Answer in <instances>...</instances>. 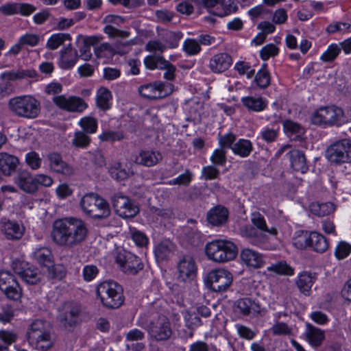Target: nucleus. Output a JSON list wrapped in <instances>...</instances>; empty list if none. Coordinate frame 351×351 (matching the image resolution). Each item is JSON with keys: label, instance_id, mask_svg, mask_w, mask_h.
<instances>
[{"label": "nucleus", "instance_id": "obj_44", "mask_svg": "<svg viewBox=\"0 0 351 351\" xmlns=\"http://www.w3.org/2000/svg\"><path fill=\"white\" fill-rule=\"evenodd\" d=\"M145 66L151 70L163 69L168 65V61L160 56H148L144 60Z\"/></svg>", "mask_w": 351, "mask_h": 351}, {"label": "nucleus", "instance_id": "obj_15", "mask_svg": "<svg viewBox=\"0 0 351 351\" xmlns=\"http://www.w3.org/2000/svg\"><path fill=\"white\" fill-rule=\"evenodd\" d=\"M12 267L14 272L27 284L36 285L41 280V275L38 269L26 262L16 260L12 262Z\"/></svg>", "mask_w": 351, "mask_h": 351}, {"label": "nucleus", "instance_id": "obj_53", "mask_svg": "<svg viewBox=\"0 0 351 351\" xmlns=\"http://www.w3.org/2000/svg\"><path fill=\"white\" fill-rule=\"evenodd\" d=\"M104 32L108 35L110 38H127L130 36V32L114 27L113 25H106L104 28Z\"/></svg>", "mask_w": 351, "mask_h": 351}, {"label": "nucleus", "instance_id": "obj_41", "mask_svg": "<svg viewBox=\"0 0 351 351\" xmlns=\"http://www.w3.org/2000/svg\"><path fill=\"white\" fill-rule=\"evenodd\" d=\"M127 236L138 247H145L149 243V239L146 234L134 227H129Z\"/></svg>", "mask_w": 351, "mask_h": 351}, {"label": "nucleus", "instance_id": "obj_39", "mask_svg": "<svg viewBox=\"0 0 351 351\" xmlns=\"http://www.w3.org/2000/svg\"><path fill=\"white\" fill-rule=\"evenodd\" d=\"M173 244L169 241H164L156 245L154 253L158 261H163L172 253Z\"/></svg>", "mask_w": 351, "mask_h": 351}, {"label": "nucleus", "instance_id": "obj_11", "mask_svg": "<svg viewBox=\"0 0 351 351\" xmlns=\"http://www.w3.org/2000/svg\"><path fill=\"white\" fill-rule=\"evenodd\" d=\"M115 213L122 218L134 217L138 213V206L134 201L122 193H117L112 197Z\"/></svg>", "mask_w": 351, "mask_h": 351}, {"label": "nucleus", "instance_id": "obj_59", "mask_svg": "<svg viewBox=\"0 0 351 351\" xmlns=\"http://www.w3.org/2000/svg\"><path fill=\"white\" fill-rule=\"evenodd\" d=\"M193 173L189 169L185 170L184 173L178 177L169 181V185H184L187 186L191 182Z\"/></svg>", "mask_w": 351, "mask_h": 351}, {"label": "nucleus", "instance_id": "obj_35", "mask_svg": "<svg viewBox=\"0 0 351 351\" xmlns=\"http://www.w3.org/2000/svg\"><path fill=\"white\" fill-rule=\"evenodd\" d=\"M253 149L250 141L241 138L237 141L232 147V152L242 158L247 157Z\"/></svg>", "mask_w": 351, "mask_h": 351}, {"label": "nucleus", "instance_id": "obj_46", "mask_svg": "<svg viewBox=\"0 0 351 351\" xmlns=\"http://www.w3.org/2000/svg\"><path fill=\"white\" fill-rule=\"evenodd\" d=\"M268 271L274 272L279 275L291 276L293 274V269L285 261H280L267 267Z\"/></svg>", "mask_w": 351, "mask_h": 351}, {"label": "nucleus", "instance_id": "obj_45", "mask_svg": "<svg viewBox=\"0 0 351 351\" xmlns=\"http://www.w3.org/2000/svg\"><path fill=\"white\" fill-rule=\"evenodd\" d=\"M222 10L220 12H213L215 16L223 17L238 10V6L233 0H219Z\"/></svg>", "mask_w": 351, "mask_h": 351}, {"label": "nucleus", "instance_id": "obj_28", "mask_svg": "<svg viewBox=\"0 0 351 351\" xmlns=\"http://www.w3.org/2000/svg\"><path fill=\"white\" fill-rule=\"evenodd\" d=\"M241 260L249 267L254 268L262 267L264 265L263 256L251 249H244L241 253Z\"/></svg>", "mask_w": 351, "mask_h": 351}, {"label": "nucleus", "instance_id": "obj_32", "mask_svg": "<svg viewBox=\"0 0 351 351\" xmlns=\"http://www.w3.org/2000/svg\"><path fill=\"white\" fill-rule=\"evenodd\" d=\"M315 280V276L314 274L308 272H302L298 277L296 285L301 293L305 295H308Z\"/></svg>", "mask_w": 351, "mask_h": 351}, {"label": "nucleus", "instance_id": "obj_33", "mask_svg": "<svg viewBox=\"0 0 351 351\" xmlns=\"http://www.w3.org/2000/svg\"><path fill=\"white\" fill-rule=\"evenodd\" d=\"M243 105L249 110L261 112L267 106V101L261 97H245L241 99Z\"/></svg>", "mask_w": 351, "mask_h": 351}, {"label": "nucleus", "instance_id": "obj_18", "mask_svg": "<svg viewBox=\"0 0 351 351\" xmlns=\"http://www.w3.org/2000/svg\"><path fill=\"white\" fill-rule=\"evenodd\" d=\"M0 230L7 239L18 240L24 234L25 228L16 221L3 217L0 220Z\"/></svg>", "mask_w": 351, "mask_h": 351}, {"label": "nucleus", "instance_id": "obj_24", "mask_svg": "<svg viewBox=\"0 0 351 351\" xmlns=\"http://www.w3.org/2000/svg\"><path fill=\"white\" fill-rule=\"evenodd\" d=\"M162 160V156L158 151L142 150L136 155L133 160L137 165L151 167L158 165Z\"/></svg>", "mask_w": 351, "mask_h": 351}, {"label": "nucleus", "instance_id": "obj_30", "mask_svg": "<svg viewBox=\"0 0 351 351\" xmlns=\"http://www.w3.org/2000/svg\"><path fill=\"white\" fill-rule=\"evenodd\" d=\"M291 166L295 171L304 173L308 170L306 158L303 152L298 149H292L289 152Z\"/></svg>", "mask_w": 351, "mask_h": 351}, {"label": "nucleus", "instance_id": "obj_63", "mask_svg": "<svg viewBox=\"0 0 351 351\" xmlns=\"http://www.w3.org/2000/svg\"><path fill=\"white\" fill-rule=\"evenodd\" d=\"M351 252V245L349 243L341 241L339 242L335 249V256L339 260L344 259Z\"/></svg>", "mask_w": 351, "mask_h": 351}, {"label": "nucleus", "instance_id": "obj_34", "mask_svg": "<svg viewBox=\"0 0 351 351\" xmlns=\"http://www.w3.org/2000/svg\"><path fill=\"white\" fill-rule=\"evenodd\" d=\"M112 178L117 180H123L134 174L132 166L127 165L123 167L121 163L117 162L109 169Z\"/></svg>", "mask_w": 351, "mask_h": 351}, {"label": "nucleus", "instance_id": "obj_31", "mask_svg": "<svg viewBox=\"0 0 351 351\" xmlns=\"http://www.w3.org/2000/svg\"><path fill=\"white\" fill-rule=\"evenodd\" d=\"M305 336L308 343L314 347L319 346L324 339V330L307 323Z\"/></svg>", "mask_w": 351, "mask_h": 351}, {"label": "nucleus", "instance_id": "obj_12", "mask_svg": "<svg viewBox=\"0 0 351 351\" xmlns=\"http://www.w3.org/2000/svg\"><path fill=\"white\" fill-rule=\"evenodd\" d=\"M173 90V86L171 83L156 82L153 84H145L138 88L140 95L149 99L163 98L170 95Z\"/></svg>", "mask_w": 351, "mask_h": 351}, {"label": "nucleus", "instance_id": "obj_55", "mask_svg": "<svg viewBox=\"0 0 351 351\" xmlns=\"http://www.w3.org/2000/svg\"><path fill=\"white\" fill-rule=\"evenodd\" d=\"M95 53L97 58H108L115 54L113 46L108 43H101L95 47Z\"/></svg>", "mask_w": 351, "mask_h": 351}, {"label": "nucleus", "instance_id": "obj_5", "mask_svg": "<svg viewBox=\"0 0 351 351\" xmlns=\"http://www.w3.org/2000/svg\"><path fill=\"white\" fill-rule=\"evenodd\" d=\"M96 293L101 304L108 308H118L124 302L122 287L114 281H105L99 284Z\"/></svg>", "mask_w": 351, "mask_h": 351}, {"label": "nucleus", "instance_id": "obj_43", "mask_svg": "<svg viewBox=\"0 0 351 351\" xmlns=\"http://www.w3.org/2000/svg\"><path fill=\"white\" fill-rule=\"evenodd\" d=\"M243 234L249 239L250 243L255 245H258L265 243L267 240V237L264 234L258 232L252 226L245 227V230L243 231Z\"/></svg>", "mask_w": 351, "mask_h": 351}, {"label": "nucleus", "instance_id": "obj_42", "mask_svg": "<svg viewBox=\"0 0 351 351\" xmlns=\"http://www.w3.org/2000/svg\"><path fill=\"white\" fill-rule=\"evenodd\" d=\"M252 223L259 230L267 232L271 235L276 236L277 230L276 228H268L264 217L259 213H254L252 215Z\"/></svg>", "mask_w": 351, "mask_h": 351}, {"label": "nucleus", "instance_id": "obj_20", "mask_svg": "<svg viewBox=\"0 0 351 351\" xmlns=\"http://www.w3.org/2000/svg\"><path fill=\"white\" fill-rule=\"evenodd\" d=\"M235 311L243 316L256 317L261 315L263 308L258 302L249 298L239 299L234 304Z\"/></svg>", "mask_w": 351, "mask_h": 351}, {"label": "nucleus", "instance_id": "obj_9", "mask_svg": "<svg viewBox=\"0 0 351 351\" xmlns=\"http://www.w3.org/2000/svg\"><path fill=\"white\" fill-rule=\"evenodd\" d=\"M232 274L225 269H215L210 271L204 278L207 288L214 292L227 291L232 284Z\"/></svg>", "mask_w": 351, "mask_h": 351}, {"label": "nucleus", "instance_id": "obj_51", "mask_svg": "<svg viewBox=\"0 0 351 351\" xmlns=\"http://www.w3.org/2000/svg\"><path fill=\"white\" fill-rule=\"evenodd\" d=\"M283 129L287 134H296L299 136L304 133V128L301 125L289 119L283 122Z\"/></svg>", "mask_w": 351, "mask_h": 351}, {"label": "nucleus", "instance_id": "obj_47", "mask_svg": "<svg viewBox=\"0 0 351 351\" xmlns=\"http://www.w3.org/2000/svg\"><path fill=\"white\" fill-rule=\"evenodd\" d=\"M25 162L30 169L36 171L41 167L43 160L38 153L31 151L25 154Z\"/></svg>", "mask_w": 351, "mask_h": 351}, {"label": "nucleus", "instance_id": "obj_38", "mask_svg": "<svg viewBox=\"0 0 351 351\" xmlns=\"http://www.w3.org/2000/svg\"><path fill=\"white\" fill-rule=\"evenodd\" d=\"M33 257L39 265L44 267L52 264V253L47 247L36 249L33 253Z\"/></svg>", "mask_w": 351, "mask_h": 351}, {"label": "nucleus", "instance_id": "obj_25", "mask_svg": "<svg viewBox=\"0 0 351 351\" xmlns=\"http://www.w3.org/2000/svg\"><path fill=\"white\" fill-rule=\"evenodd\" d=\"M228 215V210L225 206L217 205L207 213L206 219L211 225L219 226L227 222Z\"/></svg>", "mask_w": 351, "mask_h": 351}, {"label": "nucleus", "instance_id": "obj_50", "mask_svg": "<svg viewBox=\"0 0 351 351\" xmlns=\"http://www.w3.org/2000/svg\"><path fill=\"white\" fill-rule=\"evenodd\" d=\"M255 82L256 84L262 88H267L270 84V75L267 70L265 64H263L262 68L256 73Z\"/></svg>", "mask_w": 351, "mask_h": 351}, {"label": "nucleus", "instance_id": "obj_48", "mask_svg": "<svg viewBox=\"0 0 351 351\" xmlns=\"http://www.w3.org/2000/svg\"><path fill=\"white\" fill-rule=\"evenodd\" d=\"M79 125L82 128V132L87 134L95 133L97 129V121L95 118L92 117L82 118L79 121Z\"/></svg>", "mask_w": 351, "mask_h": 351}, {"label": "nucleus", "instance_id": "obj_23", "mask_svg": "<svg viewBox=\"0 0 351 351\" xmlns=\"http://www.w3.org/2000/svg\"><path fill=\"white\" fill-rule=\"evenodd\" d=\"M178 278L182 281L193 279L197 273L194 259L190 256H184L178 264Z\"/></svg>", "mask_w": 351, "mask_h": 351}, {"label": "nucleus", "instance_id": "obj_58", "mask_svg": "<svg viewBox=\"0 0 351 351\" xmlns=\"http://www.w3.org/2000/svg\"><path fill=\"white\" fill-rule=\"evenodd\" d=\"M274 335H290L292 332V328L287 324L281 322H277L270 328Z\"/></svg>", "mask_w": 351, "mask_h": 351}, {"label": "nucleus", "instance_id": "obj_22", "mask_svg": "<svg viewBox=\"0 0 351 351\" xmlns=\"http://www.w3.org/2000/svg\"><path fill=\"white\" fill-rule=\"evenodd\" d=\"M14 182L21 191L26 193L34 194L37 192L34 176L27 170L18 171Z\"/></svg>", "mask_w": 351, "mask_h": 351}, {"label": "nucleus", "instance_id": "obj_13", "mask_svg": "<svg viewBox=\"0 0 351 351\" xmlns=\"http://www.w3.org/2000/svg\"><path fill=\"white\" fill-rule=\"evenodd\" d=\"M116 261L121 270L128 274H136L143 269V264L141 259L128 251L119 252L116 257Z\"/></svg>", "mask_w": 351, "mask_h": 351}, {"label": "nucleus", "instance_id": "obj_8", "mask_svg": "<svg viewBox=\"0 0 351 351\" xmlns=\"http://www.w3.org/2000/svg\"><path fill=\"white\" fill-rule=\"evenodd\" d=\"M326 157L336 165L351 162V139L343 138L330 144L326 150Z\"/></svg>", "mask_w": 351, "mask_h": 351}, {"label": "nucleus", "instance_id": "obj_64", "mask_svg": "<svg viewBox=\"0 0 351 351\" xmlns=\"http://www.w3.org/2000/svg\"><path fill=\"white\" fill-rule=\"evenodd\" d=\"M210 160L216 165H224L226 162V150L221 147L216 149L210 156Z\"/></svg>", "mask_w": 351, "mask_h": 351}, {"label": "nucleus", "instance_id": "obj_60", "mask_svg": "<svg viewBox=\"0 0 351 351\" xmlns=\"http://www.w3.org/2000/svg\"><path fill=\"white\" fill-rule=\"evenodd\" d=\"M235 328L238 335L247 341L252 340L256 335V332L252 329L241 324H237Z\"/></svg>", "mask_w": 351, "mask_h": 351}, {"label": "nucleus", "instance_id": "obj_61", "mask_svg": "<svg viewBox=\"0 0 351 351\" xmlns=\"http://www.w3.org/2000/svg\"><path fill=\"white\" fill-rule=\"evenodd\" d=\"M234 69L240 75H246L248 79L253 77L254 74V70L252 69L250 64L244 61H239L234 64Z\"/></svg>", "mask_w": 351, "mask_h": 351}, {"label": "nucleus", "instance_id": "obj_10", "mask_svg": "<svg viewBox=\"0 0 351 351\" xmlns=\"http://www.w3.org/2000/svg\"><path fill=\"white\" fill-rule=\"evenodd\" d=\"M294 245L300 249L310 247L319 253H324L328 248L327 239L317 232H311L309 234L305 233L298 237L295 239Z\"/></svg>", "mask_w": 351, "mask_h": 351}, {"label": "nucleus", "instance_id": "obj_40", "mask_svg": "<svg viewBox=\"0 0 351 351\" xmlns=\"http://www.w3.org/2000/svg\"><path fill=\"white\" fill-rule=\"evenodd\" d=\"M71 40V35L66 33H58L52 34L47 40L46 47L51 50L57 49L64 45V42Z\"/></svg>", "mask_w": 351, "mask_h": 351}, {"label": "nucleus", "instance_id": "obj_49", "mask_svg": "<svg viewBox=\"0 0 351 351\" xmlns=\"http://www.w3.org/2000/svg\"><path fill=\"white\" fill-rule=\"evenodd\" d=\"M90 141L87 134L82 131H77L74 133L72 145L75 147L84 149L89 145Z\"/></svg>", "mask_w": 351, "mask_h": 351}, {"label": "nucleus", "instance_id": "obj_52", "mask_svg": "<svg viewBox=\"0 0 351 351\" xmlns=\"http://www.w3.org/2000/svg\"><path fill=\"white\" fill-rule=\"evenodd\" d=\"M340 51L341 47L337 44H332L322 54L320 59L325 62H332L337 57Z\"/></svg>", "mask_w": 351, "mask_h": 351}, {"label": "nucleus", "instance_id": "obj_16", "mask_svg": "<svg viewBox=\"0 0 351 351\" xmlns=\"http://www.w3.org/2000/svg\"><path fill=\"white\" fill-rule=\"evenodd\" d=\"M53 101L60 108L69 112H81L88 106L82 98L75 96L57 95L53 97Z\"/></svg>", "mask_w": 351, "mask_h": 351}, {"label": "nucleus", "instance_id": "obj_36", "mask_svg": "<svg viewBox=\"0 0 351 351\" xmlns=\"http://www.w3.org/2000/svg\"><path fill=\"white\" fill-rule=\"evenodd\" d=\"M111 99V92L105 87H101L97 92V106L102 110H108L110 108V101Z\"/></svg>", "mask_w": 351, "mask_h": 351}, {"label": "nucleus", "instance_id": "obj_3", "mask_svg": "<svg viewBox=\"0 0 351 351\" xmlns=\"http://www.w3.org/2000/svg\"><path fill=\"white\" fill-rule=\"evenodd\" d=\"M10 111L21 118L33 119L40 112V102L30 95L16 96L11 98L8 102Z\"/></svg>", "mask_w": 351, "mask_h": 351}, {"label": "nucleus", "instance_id": "obj_14", "mask_svg": "<svg viewBox=\"0 0 351 351\" xmlns=\"http://www.w3.org/2000/svg\"><path fill=\"white\" fill-rule=\"evenodd\" d=\"M150 337L156 341L169 339L173 334L171 324L167 317L160 316L152 322L147 328Z\"/></svg>", "mask_w": 351, "mask_h": 351}, {"label": "nucleus", "instance_id": "obj_57", "mask_svg": "<svg viewBox=\"0 0 351 351\" xmlns=\"http://www.w3.org/2000/svg\"><path fill=\"white\" fill-rule=\"evenodd\" d=\"M134 43H135L133 40H130L125 42L121 40L117 41L113 46L114 53L125 55L129 53Z\"/></svg>", "mask_w": 351, "mask_h": 351}, {"label": "nucleus", "instance_id": "obj_26", "mask_svg": "<svg viewBox=\"0 0 351 351\" xmlns=\"http://www.w3.org/2000/svg\"><path fill=\"white\" fill-rule=\"evenodd\" d=\"M232 62V60L229 54L227 53H219L210 58L209 68L214 73H222L228 69Z\"/></svg>", "mask_w": 351, "mask_h": 351}, {"label": "nucleus", "instance_id": "obj_4", "mask_svg": "<svg viewBox=\"0 0 351 351\" xmlns=\"http://www.w3.org/2000/svg\"><path fill=\"white\" fill-rule=\"evenodd\" d=\"M205 252L208 259L221 263L235 258L238 254V249L230 241L217 239L206 245Z\"/></svg>", "mask_w": 351, "mask_h": 351}, {"label": "nucleus", "instance_id": "obj_29", "mask_svg": "<svg viewBox=\"0 0 351 351\" xmlns=\"http://www.w3.org/2000/svg\"><path fill=\"white\" fill-rule=\"evenodd\" d=\"M78 58L76 50L71 47V44L60 51V66L63 69L72 68L77 62Z\"/></svg>", "mask_w": 351, "mask_h": 351}, {"label": "nucleus", "instance_id": "obj_37", "mask_svg": "<svg viewBox=\"0 0 351 351\" xmlns=\"http://www.w3.org/2000/svg\"><path fill=\"white\" fill-rule=\"evenodd\" d=\"M311 213L319 217L330 215L335 210V206L331 202H314L310 205Z\"/></svg>", "mask_w": 351, "mask_h": 351}, {"label": "nucleus", "instance_id": "obj_54", "mask_svg": "<svg viewBox=\"0 0 351 351\" xmlns=\"http://www.w3.org/2000/svg\"><path fill=\"white\" fill-rule=\"evenodd\" d=\"M45 267H46V271L45 272L48 278L61 279L65 275V271H64V267L60 265H53L52 263L51 265H48V266H46Z\"/></svg>", "mask_w": 351, "mask_h": 351}, {"label": "nucleus", "instance_id": "obj_17", "mask_svg": "<svg viewBox=\"0 0 351 351\" xmlns=\"http://www.w3.org/2000/svg\"><path fill=\"white\" fill-rule=\"evenodd\" d=\"M47 160L50 169L53 172L65 176H71L75 173L74 168L65 162L62 156L58 152L49 153L47 155Z\"/></svg>", "mask_w": 351, "mask_h": 351}, {"label": "nucleus", "instance_id": "obj_6", "mask_svg": "<svg viewBox=\"0 0 351 351\" xmlns=\"http://www.w3.org/2000/svg\"><path fill=\"white\" fill-rule=\"evenodd\" d=\"M80 205L86 215L94 219H106L111 213L108 202L94 193L85 194L82 197Z\"/></svg>", "mask_w": 351, "mask_h": 351}, {"label": "nucleus", "instance_id": "obj_21", "mask_svg": "<svg viewBox=\"0 0 351 351\" xmlns=\"http://www.w3.org/2000/svg\"><path fill=\"white\" fill-rule=\"evenodd\" d=\"M81 312L77 303L67 302L63 306V311L60 315V320L65 328L74 326Z\"/></svg>", "mask_w": 351, "mask_h": 351}, {"label": "nucleus", "instance_id": "obj_2", "mask_svg": "<svg viewBox=\"0 0 351 351\" xmlns=\"http://www.w3.org/2000/svg\"><path fill=\"white\" fill-rule=\"evenodd\" d=\"M29 343L37 350H47L54 343V337L50 324L43 319H35L27 330Z\"/></svg>", "mask_w": 351, "mask_h": 351}, {"label": "nucleus", "instance_id": "obj_7", "mask_svg": "<svg viewBox=\"0 0 351 351\" xmlns=\"http://www.w3.org/2000/svg\"><path fill=\"white\" fill-rule=\"evenodd\" d=\"M311 121L315 125L340 126L346 123V117L342 108L335 106L321 107L311 116Z\"/></svg>", "mask_w": 351, "mask_h": 351}, {"label": "nucleus", "instance_id": "obj_56", "mask_svg": "<svg viewBox=\"0 0 351 351\" xmlns=\"http://www.w3.org/2000/svg\"><path fill=\"white\" fill-rule=\"evenodd\" d=\"M16 279L14 276L8 271H0V289L6 291L11 285H15Z\"/></svg>", "mask_w": 351, "mask_h": 351}, {"label": "nucleus", "instance_id": "obj_27", "mask_svg": "<svg viewBox=\"0 0 351 351\" xmlns=\"http://www.w3.org/2000/svg\"><path fill=\"white\" fill-rule=\"evenodd\" d=\"M19 163V160L16 156L6 152H0V171L4 176L12 175Z\"/></svg>", "mask_w": 351, "mask_h": 351}, {"label": "nucleus", "instance_id": "obj_62", "mask_svg": "<svg viewBox=\"0 0 351 351\" xmlns=\"http://www.w3.org/2000/svg\"><path fill=\"white\" fill-rule=\"evenodd\" d=\"M184 51L189 55H195L201 50V47L197 40L195 39H186L183 45Z\"/></svg>", "mask_w": 351, "mask_h": 351}, {"label": "nucleus", "instance_id": "obj_19", "mask_svg": "<svg viewBox=\"0 0 351 351\" xmlns=\"http://www.w3.org/2000/svg\"><path fill=\"white\" fill-rule=\"evenodd\" d=\"M36 10V8L27 3H8L0 6V12L6 16L21 14L28 16Z\"/></svg>", "mask_w": 351, "mask_h": 351}, {"label": "nucleus", "instance_id": "obj_1", "mask_svg": "<svg viewBox=\"0 0 351 351\" xmlns=\"http://www.w3.org/2000/svg\"><path fill=\"white\" fill-rule=\"evenodd\" d=\"M88 228L80 218L69 217L56 220L51 237L58 246L72 250L82 245L87 239Z\"/></svg>", "mask_w": 351, "mask_h": 351}]
</instances>
